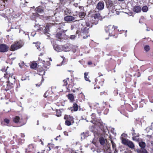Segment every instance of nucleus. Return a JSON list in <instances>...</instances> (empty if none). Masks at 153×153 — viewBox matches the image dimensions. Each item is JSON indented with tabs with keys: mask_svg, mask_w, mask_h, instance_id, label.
Here are the masks:
<instances>
[{
	"mask_svg": "<svg viewBox=\"0 0 153 153\" xmlns=\"http://www.w3.org/2000/svg\"><path fill=\"white\" fill-rule=\"evenodd\" d=\"M28 147H31V148H33V145L32 144L30 145H29Z\"/></svg>",
	"mask_w": 153,
	"mask_h": 153,
	"instance_id": "de8ad7c7",
	"label": "nucleus"
},
{
	"mask_svg": "<svg viewBox=\"0 0 153 153\" xmlns=\"http://www.w3.org/2000/svg\"><path fill=\"white\" fill-rule=\"evenodd\" d=\"M117 27L116 26H112L111 25H109L108 26L106 27L105 30L106 33H109V35L111 36H112L113 32L114 30L117 28Z\"/></svg>",
	"mask_w": 153,
	"mask_h": 153,
	"instance_id": "7ed1b4c3",
	"label": "nucleus"
},
{
	"mask_svg": "<svg viewBox=\"0 0 153 153\" xmlns=\"http://www.w3.org/2000/svg\"><path fill=\"white\" fill-rule=\"evenodd\" d=\"M62 63L60 64L59 65H57V66H61L62 65Z\"/></svg>",
	"mask_w": 153,
	"mask_h": 153,
	"instance_id": "603ef678",
	"label": "nucleus"
},
{
	"mask_svg": "<svg viewBox=\"0 0 153 153\" xmlns=\"http://www.w3.org/2000/svg\"><path fill=\"white\" fill-rule=\"evenodd\" d=\"M64 134L65 135H68V134L66 132H64Z\"/></svg>",
	"mask_w": 153,
	"mask_h": 153,
	"instance_id": "3c124183",
	"label": "nucleus"
},
{
	"mask_svg": "<svg viewBox=\"0 0 153 153\" xmlns=\"http://www.w3.org/2000/svg\"><path fill=\"white\" fill-rule=\"evenodd\" d=\"M105 1L109 12L114 13L115 11V7L112 2L109 0H105Z\"/></svg>",
	"mask_w": 153,
	"mask_h": 153,
	"instance_id": "f03ea898",
	"label": "nucleus"
},
{
	"mask_svg": "<svg viewBox=\"0 0 153 153\" xmlns=\"http://www.w3.org/2000/svg\"><path fill=\"white\" fill-rule=\"evenodd\" d=\"M43 62H44V63H45V61H43Z\"/></svg>",
	"mask_w": 153,
	"mask_h": 153,
	"instance_id": "0e129e2a",
	"label": "nucleus"
},
{
	"mask_svg": "<svg viewBox=\"0 0 153 153\" xmlns=\"http://www.w3.org/2000/svg\"><path fill=\"white\" fill-rule=\"evenodd\" d=\"M71 45L70 44H67L63 46V51L67 52L70 51L71 50Z\"/></svg>",
	"mask_w": 153,
	"mask_h": 153,
	"instance_id": "6e6552de",
	"label": "nucleus"
},
{
	"mask_svg": "<svg viewBox=\"0 0 153 153\" xmlns=\"http://www.w3.org/2000/svg\"><path fill=\"white\" fill-rule=\"evenodd\" d=\"M79 8L80 9H82V10H83V7H82V6H79Z\"/></svg>",
	"mask_w": 153,
	"mask_h": 153,
	"instance_id": "49530a36",
	"label": "nucleus"
},
{
	"mask_svg": "<svg viewBox=\"0 0 153 153\" xmlns=\"http://www.w3.org/2000/svg\"><path fill=\"white\" fill-rule=\"evenodd\" d=\"M36 11L39 13H41L43 11V9L42 7H37L36 9Z\"/></svg>",
	"mask_w": 153,
	"mask_h": 153,
	"instance_id": "393cba45",
	"label": "nucleus"
},
{
	"mask_svg": "<svg viewBox=\"0 0 153 153\" xmlns=\"http://www.w3.org/2000/svg\"><path fill=\"white\" fill-rule=\"evenodd\" d=\"M2 1L4 3L7 4L9 2V0H2Z\"/></svg>",
	"mask_w": 153,
	"mask_h": 153,
	"instance_id": "4c0bfd02",
	"label": "nucleus"
},
{
	"mask_svg": "<svg viewBox=\"0 0 153 153\" xmlns=\"http://www.w3.org/2000/svg\"><path fill=\"white\" fill-rule=\"evenodd\" d=\"M127 145L131 149H134V146L133 143L129 140L128 142Z\"/></svg>",
	"mask_w": 153,
	"mask_h": 153,
	"instance_id": "2eb2a0df",
	"label": "nucleus"
},
{
	"mask_svg": "<svg viewBox=\"0 0 153 153\" xmlns=\"http://www.w3.org/2000/svg\"><path fill=\"white\" fill-rule=\"evenodd\" d=\"M71 13V11L70 10L66 9L64 13L65 15H68Z\"/></svg>",
	"mask_w": 153,
	"mask_h": 153,
	"instance_id": "a878e982",
	"label": "nucleus"
},
{
	"mask_svg": "<svg viewBox=\"0 0 153 153\" xmlns=\"http://www.w3.org/2000/svg\"><path fill=\"white\" fill-rule=\"evenodd\" d=\"M73 52H75L76 51V50H73Z\"/></svg>",
	"mask_w": 153,
	"mask_h": 153,
	"instance_id": "13d9d810",
	"label": "nucleus"
},
{
	"mask_svg": "<svg viewBox=\"0 0 153 153\" xmlns=\"http://www.w3.org/2000/svg\"><path fill=\"white\" fill-rule=\"evenodd\" d=\"M96 87H94V89H96Z\"/></svg>",
	"mask_w": 153,
	"mask_h": 153,
	"instance_id": "69168bd1",
	"label": "nucleus"
},
{
	"mask_svg": "<svg viewBox=\"0 0 153 153\" xmlns=\"http://www.w3.org/2000/svg\"><path fill=\"white\" fill-rule=\"evenodd\" d=\"M144 49L146 51H148L150 49L149 46V45H146L144 47Z\"/></svg>",
	"mask_w": 153,
	"mask_h": 153,
	"instance_id": "2f4dec72",
	"label": "nucleus"
},
{
	"mask_svg": "<svg viewBox=\"0 0 153 153\" xmlns=\"http://www.w3.org/2000/svg\"><path fill=\"white\" fill-rule=\"evenodd\" d=\"M139 145L141 147V149H144V148H145L146 146V143L145 142L142 141L139 143Z\"/></svg>",
	"mask_w": 153,
	"mask_h": 153,
	"instance_id": "f3484780",
	"label": "nucleus"
},
{
	"mask_svg": "<svg viewBox=\"0 0 153 153\" xmlns=\"http://www.w3.org/2000/svg\"><path fill=\"white\" fill-rule=\"evenodd\" d=\"M72 122L69 120H67L65 121V124L66 125L69 126L71 125Z\"/></svg>",
	"mask_w": 153,
	"mask_h": 153,
	"instance_id": "473e14b6",
	"label": "nucleus"
},
{
	"mask_svg": "<svg viewBox=\"0 0 153 153\" xmlns=\"http://www.w3.org/2000/svg\"><path fill=\"white\" fill-rule=\"evenodd\" d=\"M56 115L57 117H60L61 116V113L60 110H56Z\"/></svg>",
	"mask_w": 153,
	"mask_h": 153,
	"instance_id": "bb28decb",
	"label": "nucleus"
},
{
	"mask_svg": "<svg viewBox=\"0 0 153 153\" xmlns=\"http://www.w3.org/2000/svg\"><path fill=\"white\" fill-rule=\"evenodd\" d=\"M74 5L76 7H77L78 6V4L77 3H74Z\"/></svg>",
	"mask_w": 153,
	"mask_h": 153,
	"instance_id": "a18cd8bd",
	"label": "nucleus"
},
{
	"mask_svg": "<svg viewBox=\"0 0 153 153\" xmlns=\"http://www.w3.org/2000/svg\"><path fill=\"white\" fill-rule=\"evenodd\" d=\"M59 146H56V147H55V148L56 149H58V148H59Z\"/></svg>",
	"mask_w": 153,
	"mask_h": 153,
	"instance_id": "4d7b16f0",
	"label": "nucleus"
},
{
	"mask_svg": "<svg viewBox=\"0 0 153 153\" xmlns=\"http://www.w3.org/2000/svg\"><path fill=\"white\" fill-rule=\"evenodd\" d=\"M86 25L87 27H90V24L89 22H86Z\"/></svg>",
	"mask_w": 153,
	"mask_h": 153,
	"instance_id": "c03bdc74",
	"label": "nucleus"
},
{
	"mask_svg": "<svg viewBox=\"0 0 153 153\" xmlns=\"http://www.w3.org/2000/svg\"><path fill=\"white\" fill-rule=\"evenodd\" d=\"M44 151H43V152H38V153H45L44 152Z\"/></svg>",
	"mask_w": 153,
	"mask_h": 153,
	"instance_id": "6e6d98bb",
	"label": "nucleus"
},
{
	"mask_svg": "<svg viewBox=\"0 0 153 153\" xmlns=\"http://www.w3.org/2000/svg\"><path fill=\"white\" fill-rule=\"evenodd\" d=\"M50 59V61H52V59Z\"/></svg>",
	"mask_w": 153,
	"mask_h": 153,
	"instance_id": "e2e57ef3",
	"label": "nucleus"
},
{
	"mask_svg": "<svg viewBox=\"0 0 153 153\" xmlns=\"http://www.w3.org/2000/svg\"><path fill=\"white\" fill-rule=\"evenodd\" d=\"M46 64L48 66H49L51 64L48 61L46 62Z\"/></svg>",
	"mask_w": 153,
	"mask_h": 153,
	"instance_id": "79ce46f5",
	"label": "nucleus"
},
{
	"mask_svg": "<svg viewBox=\"0 0 153 153\" xmlns=\"http://www.w3.org/2000/svg\"><path fill=\"white\" fill-rule=\"evenodd\" d=\"M137 153H148L146 150L145 149H142L140 150H137Z\"/></svg>",
	"mask_w": 153,
	"mask_h": 153,
	"instance_id": "5701e85b",
	"label": "nucleus"
},
{
	"mask_svg": "<svg viewBox=\"0 0 153 153\" xmlns=\"http://www.w3.org/2000/svg\"><path fill=\"white\" fill-rule=\"evenodd\" d=\"M69 99L71 101L73 102L74 100V95L72 94H69L68 96Z\"/></svg>",
	"mask_w": 153,
	"mask_h": 153,
	"instance_id": "b1692460",
	"label": "nucleus"
},
{
	"mask_svg": "<svg viewBox=\"0 0 153 153\" xmlns=\"http://www.w3.org/2000/svg\"><path fill=\"white\" fill-rule=\"evenodd\" d=\"M88 28L87 27H85L83 30L82 29L81 33L82 34H85L87 35V34L88 32Z\"/></svg>",
	"mask_w": 153,
	"mask_h": 153,
	"instance_id": "aec40b11",
	"label": "nucleus"
},
{
	"mask_svg": "<svg viewBox=\"0 0 153 153\" xmlns=\"http://www.w3.org/2000/svg\"><path fill=\"white\" fill-rule=\"evenodd\" d=\"M4 122L7 123L8 124L9 122V120L7 119H5L4 120Z\"/></svg>",
	"mask_w": 153,
	"mask_h": 153,
	"instance_id": "58836bf2",
	"label": "nucleus"
},
{
	"mask_svg": "<svg viewBox=\"0 0 153 153\" xmlns=\"http://www.w3.org/2000/svg\"><path fill=\"white\" fill-rule=\"evenodd\" d=\"M23 45V42L21 40L16 42L11 45L10 50L12 51H15L21 48Z\"/></svg>",
	"mask_w": 153,
	"mask_h": 153,
	"instance_id": "f257e3e1",
	"label": "nucleus"
},
{
	"mask_svg": "<svg viewBox=\"0 0 153 153\" xmlns=\"http://www.w3.org/2000/svg\"><path fill=\"white\" fill-rule=\"evenodd\" d=\"M41 45V43H40V42H37L36 43V47L37 48V49H39V51H40L42 49V48H43V47H42L41 45Z\"/></svg>",
	"mask_w": 153,
	"mask_h": 153,
	"instance_id": "4be33fe9",
	"label": "nucleus"
},
{
	"mask_svg": "<svg viewBox=\"0 0 153 153\" xmlns=\"http://www.w3.org/2000/svg\"><path fill=\"white\" fill-rule=\"evenodd\" d=\"M100 16V14L99 13H96L93 16H92L91 17L92 23L95 25L97 24Z\"/></svg>",
	"mask_w": 153,
	"mask_h": 153,
	"instance_id": "20e7f679",
	"label": "nucleus"
},
{
	"mask_svg": "<svg viewBox=\"0 0 153 153\" xmlns=\"http://www.w3.org/2000/svg\"><path fill=\"white\" fill-rule=\"evenodd\" d=\"M88 64L89 65L92 64V62H88Z\"/></svg>",
	"mask_w": 153,
	"mask_h": 153,
	"instance_id": "864d4df0",
	"label": "nucleus"
},
{
	"mask_svg": "<svg viewBox=\"0 0 153 153\" xmlns=\"http://www.w3.org/2000/svg\"><path fill=\"white\" fill-rule=\"evenodd\" d=\"M73 109H74V111H77L78 110V106L75 103H74L73 107H70V108L69 109H71L72 111L73 110Z\"/></svg>",
	"mask_w": 153,
	"mask_h": 153,
	"instance_id": "ddd939ff",
	"label": "nucleus"
},
{
	"mask_svg": "<svg viewBox=\"0 0 153 153\" xmlns=\"http://www.w3.org/2000/svg\"><path fill=\"white\" fill-rule=\"evenodd\" d=\"M146 30H147V31H149V30H148V29H146Z\"/></svg>",
	"mask_w": 153,
	"mask_h": 153,
	"instance_id": "338daca9",
	"label": "nucleus"
},
{
	"mask_svg": "<svg viewBox=\"0 0 153 153\" xmlns=\"http://www.w3.org/2000/svg\"><path fill=\"white\" fill-rule=\"evenodd\" d=\"M69 81V78H67L66 79L64 80L63 81L64 83V85L66 86L68 84V82Z\"/></svg>",
	"mask_w": 153,
	"mask_h": 153,
	"instance_id": "7c9ffc66",
	"label": "nucleus"
},
{
	"mask_svg": "<svg viewBox=\"0 0 153 153\" xmlns=\"http://www.w3.org/2000/svg\"><path fill=\"white\" fill-rule=\"evenodd\" d=\"M26 150H27V151H30V150H29V149H26Z\"/></svg>",
	"mask_w": 153,
	"mask_h": 153,
	"instance_id": "052dcab7",
	"label": "nucleus"
},
{
	"mask_svg": "<svg viewBox=\"0 0 153 153\" xmlns=\"http://www.w3.org/2000/svg\"><path fill=\"white\" fill-rule=\"evenodd\" d=\"M99 141L102 145H104L105 143V139L102 137H100V138Z\"/></svg>",
	"mask_w": 153,
	"mask_h": 153,
	"instance_id": "a211bd4d",
	"label": "nucleus"
},
{
	"mask_svg": "<svg viewBox=\"0 0 153 153\" xmlns=\"http://www.w3.org/2000/svg\"><path fill=\"white\" fill-rule=\"evenodd\" d=\"M118 0L120 1H123L124 0Z\"/></svg>",
	"mask_w": 153,
	"mask_h": 153,
	"instance_id": "bf43d9fd",
	"label": "nucleus"
},
{
	"mask_svg": "<svg viewBox=\"0 0 153 153\" xmlns=\"http://www.w3.org/2000/svg\"><path fill=\"white\" fill-rule=\"evenodd\" d=\"M148 9V7L146 6H143L142 8V10L144 12H147Z\"/></svg>",
	"mask_w": 153,
	"mask_h": 153,
	"instance_id": "cd10ccee",
	"label": "nucleus"
},
{
	"mask_svg": "<svg viewBox=\"0 0 153 153\" xmlns=\"http://www.w3.org/2000/svg\"><path fill=\"white\" fill-rule=\"evenodd\" d=\"M20 120V117L18 116L15 117L13 118V121L15 123H18Z\"/></svg>",
	"mask_w": 153,
	"mask_h": 153,
	"instance_id": "412c9836",
	"label": "nucleus"
},
{
	"mask_svg": "<svg viewBox=\"0 0 153 153\" xmlns=\"http://www.w3.org/2000/svg\"><path fill=\"white\" fill-rule=\"evenodd\" d=\"M108 111H109V110L108 109H106L104 112V114H107V112H108Z\"/></svg>",
	"mask_w": 153,
	"mask_h": 153,
	"instance_id": "a19ab883",
	"label": "nucleus"
},
{
	"mask_svg": "<svg viewBox=\"0 0 153 153\" xmlns=\"http://www.w3.org/2000/svg\"><path fill=\"white\" fill-rule=\"evenodd\" d=\"M9 47L5 44L0 45V52H5L7 51Z\"/></svg>",
	"mask_w": 153,
	"mask_h": 153,
	"instance_id": "423d86ee",
	"label": "nucleus"
},
{
	"mask_svg": "<svg viewBox=\"0 0 153 153\" xmlns=\"http://www.w3.org/2000/svg\"><path fill=\"white\" fill-rule=\"evenodd\" d=\"M44 96L45 97H47L48 96V91H47L45 93Z\"/></svg>",
	"mask_w": 153,
	"mask_h": 153,
	"instance_id": "e433bc0d",
	"label": "nucleus"
},
{
	"mask_svg": "<svg viewBox=\"0 0 153 153\" xmlns=\"http://www.w3.org/2000/svg\"><path fill=\"white\" fill-rule=\"evenodd\" d=\"M74 19V17L71 16H68L64 18V20L67 22H71Z\"/></svg>",
	"mask_w": 153,
	"mask_h": 153,
	"instance_id": "1a4fd4ad",
	"label": "nucleus"
},
{
	"mask_svg": "<svg viewBox=\"0 0 153 153\" xmlns=\"http://www.w3.org/2000/svg\"><path fill=\"white\" fill-rule=\"evenodd\" d=\"M125 36H126V33L125 34Z\"/></svg>",
	"mask_w": 153,
	"mask_h": 153,
	"instance_id": "774afa93",
	"label": "nucleus"
},
{
	"mask_svg": "<svg viewBox=\"0 0 153 153\" xmlns=\"http://www.w3.org/2000/svg\"><path fill=\"white\" fill-rule=\"evenodd\" d=\"M75 38V36L74 35H71L70 36V38L71 39H74Z\"/></svg>",
	"mask_w": 153,
	"mask_h": 153,
	"instance_id": "ea45409f",
	"label": "nucleus"
},
{
	"mask_svg": "<svg viewBox=\"0 0 153 153\" xmlns=\"http://www.w3.org/2000/svg\"><path fill=\"white\" fill-rule=\"evenodd\" d=\"M111 142L112 144V147L113 149H115L116 145L113 141L111 140Z\"/></svg>",
	"mask_w": 153,
	"mask_h": 153,
	"instance_id": "72a5a7b5",
	"label": "nucleus"
},
{
	"mask_svg": "<svg viewBox=\"0 0 153 153\" xmlns=\"http://www.w3.org/2000/svg\"><path fill=\"white\" fill-rule=\"evenodd\" d=\"M37 66V64L36 63H33L30 65V67L33 69L36 68Z\"/></svg>",
	"mask_w": 153,
	"mask_h": 153,
	"instance_id": "c756f323",
	"label": "nucleus"
},
{
	"mask_svg": "<svg viewBox=\"0 0 153 153\" xmlns=\"http://www.w3.org/2000/svg\"><path fill=\"white\" fill-rule=\"evenodd\" d=\"M41 73H42L41 74H39L40 75H42L45 74V72L44 71H41Z\"/></svg>",
	"mask_w": 153,
	"mask_h": 153,
	"instance_id": "37998d69",
	"label": "nucleus"
},
{
	"mask_svg": "<svg viewBox=\"0 0 153 153\" xmlns=\"http://www.w3.org/2000/svg\"><path fill=\"white\" fill-rule=\"evenodd\" d=\"M55 50L57 52H61L63 51V46L55 44L53 46Z\"/></svg>",
	"mask_w": 153,
	"mask_h": 153,
	"instance_id": "39448f33",
	"label": "nucleus"
},
{
	"mask_svg": "<svg viewBox=\"0 0 153 153\" xmlns=\"http://www.w3.org/2000/svg\"><path fill=\"white\" fill-rule=\"evenodd\" d=\"M134 12L137 13L140 12L141 10V7L139 6H135L133 8Z\"/></svg>",
	"mask_w": 153,
	"mask_h": 153,
	"instance_id": "9b49d317",
	"label": "nucleus"
},
{
	"mask_svg": "<svg viewBox=\"0 0 153 153\" xmlns=\"http://www.w3.org/2000/svg\"><path fill=\"white\" fill-rule=\"evenodd\" d=\"M25 135L23 134H21V136L22 137H25Z\"/></svg>",
	"mask_w": 153,
	"mask_h": 153,
	"instance_id": "8fccbe9b",
	"label": "nucleus"
},
{
	"mask_svg": "<svg viewBox=\"0 0 153 153\" xmlns=\"http://www.w3.org/2000/svg\"><path fill=\"white\" fill-rule=\"evenodd\" d=\"M127 135L126 134L123 133L121 135V137H123V138H124V137H127Z\"/></svg>",
	"mask_w": 153,
	"mask_h": 153,
	"instance_id": "c9c22d12",
	"label": "nucleus"
},
{
	"mask_svg": "<svg viewBox=\"0 0 153 153\" xmlns=\"http://www.w3.org/2000/svg\"><path fill=\"white\" fill-rule=\"evenodd\" d=\"M56 137L55 138V139L56 140H58V139H57V137Z\"/></svg>",
	"mask_w": 153,
	"mask_h": 153,
	"instance_id": "5fc2aeb1",
	"label": "nucleus"
},
{
	"mask_svg": "<svg viewBox=\"0 0 153 153\" xmlns=\"http://www.w3.org/2000/svg\"><path fill=\"white\" fill-rule=\"evenodd\" d=\"M89 35H86V36H83V39H86V38L88 36H89Z\"/></svg>",
	"mask_w": 153,
	"mask_h": 153,
	"instance_id": "09e8293b",
	"label": "nucleus"
},
{
	"mask_svg": "<svg viewBox=\"0 0 153 153\" xmlns=\"http://www.w3.org/2000/svg\"><path fill=\"white\" fill-rule=\"evenodd\" d=\"M88 73L85 72L84 73V78L86 81L91 82L90 80L89 79V76L88 75Z\"/></svg>",
	"mask_w": 153,
	"mask_h": 153,
	"instance_id": "dca6fc26",
	"label": "nucleus"
},
{
	"mask_svg": "<svg viewBox=\"0 0 153 153\" xmlns=\"http://www.w3.org/2000/svg\"><path fill=\"white\" fill-rule=\"evenodd\" d=\"M51 25V24H48L47 25L46 27H45V34L47 35V36H49L48 35V34L49 33H48L49 31V27Z\"/></svg>",
	"mask_w": 153,
	"mask_h": 153,
	"instance_id": "f8f14e48",
	"label": "nucleus"
},
{
	"mask_svg": "<svg viewBox=\"0 0 153 153\" xmlns=\"http://www.w3.org/2000/svg\"><path fill=\"white\" fill-rule=\"evenodd\" d=\"M43 128H44V130H45V128H44V127H43Z\"/></svg>",
	"mask_w": 153,
	"mask_h": 153,
	"instance_id": "680f3d73",
	"label": "nucleus"
},
{
	"mask_svg": "<svg viewBox=\"0 0 153 153\" xmlns=\"http://www.w3.org/2000/svg\"><path fill=\"white\" fill-rule=\"evenodd\" d=\"M9 74V76L10 77H11V78H13L14 79H15V78H14V76H13V73H9V74Z\"/></svg>",
	"mask_w": 153,
	"mask_h": 153,
	"instance_id": "f704fd0d",
	"label": "nucleus"
},
{
	"mask_svg": "<svg viewBox=\"0 0 153 153\" xmlns=\"http://www.w3.org/2000/svg\"><path fill=\"white\" fill-rule=\"evenodd\" d=\"M104 7V4L103 2H99L97 4V8L99 10H102Z\"/></svg>",
	"mask_w": 153,
	"mask_h": 153,
	"instance_id": "0eeeda50",
	"label": "nucleus"
},
{
	"mask_svg": "<svg viewBox=\"0 0 153 153\" xmlns=\"http://www.w3.org/2000/svg\"><path fill=\"white\" fill-rule=\"evenodd\" d=\"M85 14L83 12H81L79 13V16L80 18H83L85 16Z\"/></svg>",
	"mask_w": 153,
	"mask_h": 153,
	"instance_id": "c85d7f7f",
	"label": "nucleus"
},
{
	"mask_svg": "<svg viewBox=\"0 0 153 153\" xmlns=\"http://www.w3.org/2000/svg\"><path fill=\"white\" fill-rule=\"evenodd\" d=\"M88 136V133H83L81 134V139H84L85 137Z\"/></svg>",
	"mask_w": 153,
	"mask_h": 153,
	"instance_id": "6ab92c4d",
	"label": "nucleus"
},
{
	"mask_svg": "<svg viewBox=\"0 0 153 153\" xmlns=\"http://www.w3.org/2000/svg\"><path fill=\"white\" fill-rule=\"evenodd\" d=\"M64 119L66 120L71 121L72 122V123H73L74 122L73 117L72 116H71L70 115H65L64 117Z\"/></svg>",
	"mask_w": 153,
	"mask_h": 153,
	"instance_id": "9d476101",
	"label": "nucleus"
},
{
	"mask_svg": "<svg viewBox=\"0 0 153 153\" xmlns=\"http://www.w3.org/2000/svg\"><path fill=\"white\" fill-rule=\"evenodd\" d=\"M122 143L125 145H127L129 140H128L126 139L123 138V137H120Z\"/></svg>",
	"mask_w": 153,
	"mask_h": 153,
	"instance_id": "4468645a",
	"label": "nucleus"
}]
</instances>
